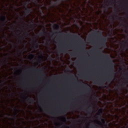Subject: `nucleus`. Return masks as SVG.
Listing matches in <instances>:
<instances>
[{"label":"nucleus","instance_id":"1","mask_svg":"<svg viewBox=\"0 0 128 128\" xmlns=\"http://www.w3.org/2000/svg\"><path fill=\"white\" fill-rule=\"evenodd\" d=\"M94 34H97V38H100V44L102 46H105L106 43V38L103 36L102 32L100 30L94 31Z\"/></svg>","mask_w":128,"mask_h":128},{"label":"nucleus","instance_id":"2","mask_svg":"<svg viewBox=\"0 0 128 128\" xmlns=\"http://www.w3.org/2000/svg\"><path fill=\"white\" fill-rule=\"evenodd\" d=\"M114 68L111 67L109 68V72L108 74L109 78H106V80H108V82H110V80H112V78H114Z\"/></svg>","mask_w":128,"mask_h":128},{"label":"nucleus","instance_id":"3","mask_svg":"<svg viewBox=\"0 0 128 128\" xmlns=\"http://www.w3.org/2000/svg\"><path fill=\"white\" fill-rule=\"evenodd\" d=\"M54 2H52V0H50L49 4L50 6H52L53 4V6L54 7V6H56L58 4L59 2H64V0H54Z\"/></svg>","mask_w":128,"mask_h":128},{"label":"nucleus","instance_id":"4","mask_svg":"<svg viewBox=\"0 0 128 128\" xmlns=\"http://www.w3.org/2000/svg\"><path fill=\"white\" fill-rule=\"evenodd\" d=\"M101 114H102V108H100L99 110V112L98 114H97V116H100L99 118L100 120H102V122H104V120L102 118Z\"/></svg>","mask_w":128,"mask_h":128},{"label":"nucleus","instance_id":"5","mask_svg":"<svg viewBox=\"0 0 128 128\" xmlns=\"http://www.w3.org/2000/svg\"><path fill=\"white\" fill-rule=\"evenodd\" d=\"M32 42L34 43V44H33V48H38V40H34V38L32 40Z\"/></svg>","mask_w":128,"mask_h":128},{"label":"nucleus","instance_id":"6","mask_svg":"<svg viewBox=\"0 0 128 128\" xmlns=\"http://www.w3.org/2000/svg\"><path fill=\"white\" fill-rule=\"evenodd\" d=\"M32 70H36L37 72H40L43 76H44V70H42V68L36 69V68H32Z\"/></svg>","mask_w":128,"mask_h":128},{"label":"nucleus","instance_id":"7","mask_svg":"<svg viewBox=\"0 0 128 128\" xmlns=\"http://www.w3.org/2000/svg\"><path fill=\"white\" fill-rule=\"evenodd\" d=\"M25 10H26V14L25 16H28V14H32V9L30 8H28L26 7H25Z\"/></svg>","mask_w":128,"mask_h":128},{"label":"nucleus","instance_id":"8","mask_svg":"<svg viewBox=\"0 0 128 128\" xmlns=\"http://www.w3.org/2000/svg\"><path fill=\"white\" fill-rule=\"evenodd\" d=\"M68 36H71V37H73V38H80V36H78V34H70L68 33V34H67Z\"/></svg>","mask_w":128,"mask_h":128},{"label":"nucleus","instance_id":"9","mask_svg":"<svg viewBox=\"0 0 128 128\" xmlns=\"http://www.w3.org/2000/svg\"><path fill=\"white\" fill-rule=\"evenodd\" d=\"M95 82H96V84H102V86H104V80H101L100 82L99 80H96Z\"/></svg>","mask_w":128,"mask_h":128},{"label":"nucleus","instance_id":"10","mask_svg":"<svg viewBox=\"0 0 128 128\" xmlns=\"http://www.w3.org/2000/svg\"><path fill=\"white\" fill-rule=\"evenodd\" d=\"M60 52H68V48H64L59 50Z\"/></svg>","mask_w":128,"mask_h":128},{"label":"nucleus","instance_id":"11","mask_svg":"<svg viewBox=\"0 0 128 128\" xmlns=\"http://www.w3.org/2000/svg\"><path fill=\"white\" fill-rule=\"evenodd\" d=\"M6 16H0V20H2V22H6Z\"/></svg>","mask_w":128,"mask_h":128},{"label":"nucleus","instance_id":"12","mask_svg":"<svg viewBox=\"0 0 128 128\" xmlns=\"http://www.w3.org/2000/svg\"><path fill=\"white\" fill-rule=\"evenodd\" d=\"M26 100H28L29 102H32V103L34 102V99H32V98H29V99H28V96L26 97Z\"/></svg>","mask_w":128,"mask_h":128},{"label":"nucleus","instance_id":"13","mask_svg":"<svg viewBox=\"0 0 128 128\" xmlns=\"http://www.w3.org/2000/svg\"><path fill=\"white\" fill-rule=\"evenodd\" d=\"M92 105H90V106L88 107V110H90L88 111V112H90V114H92Z\"/></svg>","mask_w":128,"mask_h":128},{"label":"nucleus","instance_id":"14","mask_svg":"<svg viewBox=\"0 0 128 128\" xmlns=\"http://www.w3.org/2000/svg\"><path fill=\"white\" fill-rule=\"evenodd\" d=\"M44 34H46V32H44V31L41 32L39 36H44Z\"/></svg>","mask_w":128,"mask_h":128},{"label":"nucleus","instance_id":"15","mask_svg":"<svg viewBox=\"0 0 128 128\" xmlns=\"http://www.w3.org/2000/svg\"><path fill=\"white\" fill-rule=\"evenodd\" d=\"M122 18H122V17H121V18L119 17V20H121V22H122V24H124V20Z\"/></svg>","mask_w":128,"mask_h":128},{"label":"nucleus","instance_id":"16","mask_svg":"<svg viewBox=\"0 0 128 128\" xmlns=\"http://www.w3.org/2000/svg\"><path fill=\"white\" fill-rule=\"evenodd\" d=\"M109 18L110 20H114V16H112L111 17L110 16Z\"/></svg>","mask_w":128,"mask_h":128},{"label":"nucleus","instance_id":"17","mask_svg":"<svg viewBox=\"0 0 128 128\" xmlns=\"http://www.w3.org/2000/svg\"><path fill=\"white\" fill-rule=\"evenodd\" d=\"M102 56H103L104 58H108V55H104V54H102Z\"/></svg>","mask_w":128,"mask_h":128},{"label":"nucleus","instance_id":"18","mask_svg":"<svg viewBox=\"0 0 128 128\" xmlns=\"http://www.w3.org/2000/svg\"><path fill=\"white\" fill-rule=\"evenodd\" d=\"M122 26H124V28H126V30H128V26H126V24H122Z\"/></svg>","mask_w":128,"mask_h":128},{"label":"nucleus","instance_id":"19","mask_svg":"<svg viewBox=\"0 0 128 128\" xmlns=\"http://www.w3.org/2000/svg\"><path fill=\"white\" fill-rule=\"evenodd\" d=\"M28 2H26L24 3V8H26V6H28Z\"/></svg>","mask_w":128,"mask_h":128},{"label":"nucleus","instance_id":"20","mask_svg":"<svg viewBox=\"0 0 128 128\" xmlns=\"http://www.w3.org/2000/svg\"><path fill=\"white\" fill-rule=\"evenodd\" d=\"M54 26L56 27V28H60V26L58 24H54Z\"/></svg>","mask_w":128,"mask_h":128},{"label":"nucleus","instance_id":"21","mask_svg":"<svg viewBox=\"0 0 128 128\" xmlns=\"http://www.w3.org/2000/svg\"><path fill=\"white\" fill-rule=\"evenodd\" d=\"M30 56H32V58H34V54H30Z\"/></svg>","mask_w":128,"mask_h":128},{"label":"nucleus","instance_id":"22","mask_svg":"<svg viewBox=\"0 0 128 128\" xmlns=\"http://www.w3.org/2000/svg\"><path fill=\"white\" fill-rule=\"evenodd\" d=\"M24 34V36H28V33L27 32H26Z\"/></svg>","mask_w":128,"mask_h":128},{"label":"nucleus","instance_id":"23","mask_svg":"<svg viewBox=\"0 0 128 128\" xmlns=\"http://www.w3.org/2000/svg\"><path fill=\"white\" fill-rule=\"evenodd\" d=\"M81 42L82 44V46H84V40H82Z\"/></svg>","mask_w":128,"mask_h":128},{"label":"nucleus","instance_id":"24","mask_svg":"<svg viewBox=\"0 0 128 128\" xmlns=\"http://www.w3.org/2000/svg\"><path fill=\"white\" fill-rule=\"evenodd\" d=\"M126 76L128 78H127V80L128 81V72H126Z\"/></svg>","mask_w":128,"mask_h":128},{"label":"nucleus","instance_id":"25","mask_svg":"<svg viewBox=\"0 0 128 128\" xmlns=\"http://www.w3.org/2000/svg\"><path fill=\"white\" fill-rule=\"evenodd\" d=\"M93 128H100V126H93Z\"/></svg>","mask_w":128,"mask_h":128},{"label":"nucleus","instance_id":"26","mask_svg":"<svg viewBox=\"0 0 128 128\" xmlns=\"http://www.w3.org/2000/svg\"><path fill=\"white\" fill-rule=\"evenodd\" d=\"M98 124H100L101 126H102V122H100V121H99V122H98Z\"/></svg>","mask_w":128,"mask_h":128},{"label":"nucleus","instance_id":"27","mask_svg":"<svg viewBox=\"0 0 128 128\" xmlns=\"http://www.w3.org/2000/svg\"><path fill=\"white\" fill-rule=\"evenodd\" d=\"M46 44H48V46H50V44L48 43V42H46Z\"/></svg>","mask_w":128,"mask_h":128},{"label":"nucleus","instance_id":"28","mask_svg":"<svg viewBox=\"0 0 128 128\" xmlns=\"http://www.w3.org/2000/svg\"><path fill=\"white\" fill-rule=\"evenodd\" d=\"M70 54H71L72 56H74V52H70Z\"/></svg>","mask_w":128,"mask_h":128},{"label":"nucleus","instance_id":"29","mask_svg":"<svg viewBox=\"0 0 128 128\" xmlns=\"http://www.w3.org/2000/svg\"><path fill=\"white\" fill-rule=\"evenodd\" d=\"M109 64H110L112 66V61L109 60Z\"/></svg>","mask_w":128,"mask_h":128},{"label":"nucleus","instance_id":"30","mask_svg":"<svg viewBox=\"0 0 128 128\" xmlns=\"http://www.w3.org/2000/svg\"><path fill=\"white\" fill-rule=\"evenodd\" d=\"M85 80H88V76H86L85 77Z\"/></svg>","mask_w":128,"mask_h":128},{"label":"nucleus","instance_id":"31","mask_svg":"<svg viewBox=\"0 0 128 128\" xmlns=\"http://www.w3.org/2000/svg\"><path fill=\"white\" fill-rule=\"evenodd\" d=\"M106 6L104 7L105 10H106V8H108V4H106Z\"/></svg>","mask_w":128,"mask_h":128},{"label":"nucleus","instance_id":"32","mask_svg":"<svg viewBox=\"0 0 128 128\" xmlns=\"http://www.w3.org/2000/svg\"><path fill=\"white\" fill-rule=\"evenodd\" d=\"M6 40H7V42H12V41H11V40H8V39H6Z\"/></svg>","mask_w":128,"mask_h":128},{"label":"nucleus","instance_id":"33","mask_svg":"<svg viewBox=\"0 0 128 128\" xmlns=\"http://www.w3.org/2000/svg\"><path fill=\"white\" fill-rule=\"evenodd\" d=\"M87 92H90V88H86Z\"/></svg>","mask_w":128,"mask_h":128},{"label":"nucleus","instance_id":"34","mask_svg":"<svg viewBox=\"0 0 128 128\" xmlns=\"http://www.w3.org/2000/svg\"><path fill=\"white\" fill-rule=\"evenodd\" d=\"M21 38H22V40H24V36H21Z\"/></svg>","mask_w":128,"mask_h":128},{"label":"nucleus","instance_id":"35","mask_svg":"<svg viewBox=\"0 0 128 128\" xmlns=\"http://www.w3.org/2000/svg\"><path fill=\"white\" fill-rule=\"evenodd\" d=\"M48 114H52V115H54V113H52L51 112H50Z\"/></svg>","mask_w":128,"mask_h":128},{"label":"nucleus","instance_id":"36","mask_svg":"<svg viewBox=\"0 0 128 128\" xmlns=\"http://www.w3.org/2000/svg\"><path fill=\"white\" fill-rule=\"evenodd\" d=\"M123 48H126V46H123Z\"/></svg>","mask_w":128,"mask_h":128},{"label":"nucleus","instance_id":"37","mask_svg":"<svg viewBox=\"0 0 128 128\" xmlns=\"http://www.w3.org/2000/svg\"><path fill=\"white\" fill-rule=\"evenodd\" d=\"M117 88H120V85H117Z\"/></svg>","mask_w":128,"mask_h":128},{"label":"nucleus","instance_id":"38","mask_svg":"<svg viewBox=\"0 0 128 128\" xmlns=\"http://www.w3.org/2000/svg\"><path fill=\"white\" fill-rule=\"evenodd\" d=\"M16 113L15 114V115L14 116V118H16Z\"/></svg>","mask_w":128,"mask_h":128},{"label":"nucleus","instance_id":"39","mask_svg":"<svg viewBox=\"0 0 128 128\" xmlns=\"http://www.w3.org/2000/svg\"><path fill=\"white\" fill-rule=\"evenodd\" d=\"M20 20H23L22 18H20Z\"/></svg>","mask_w":128,"mask_h":128},{"label":"nucleus","instance_id":"40","mask_svg":"<svg viewBox=\"0 0 128 128\" xmlns=\"http://www.w3.org/2000/svg\"><path fill=\"white\" fill-rule=\"evenodd\" d=\"M14 110H15V112H16V108H14Z\"/></svg>","mask_w":128,"mask_h":128},{"label":"nucleus","instance_id":"41","mask_svg":"<svg viewBox=\"0 0 128 128\" xmlns=\"http://www.w3.org/2000/svg\"><path fill=\"white\" fill-rule=\"evenodd\" d=\"M36 0H34V2H36Z\"/></svg>","mask_w":128,"mask_h":128},{"label":"nucleus","instance_id":"42","mask_svg":"<svg viewBox=\"0 0 128 128\" xmlns=\"http://www.w3.org/2000/svg\"><path fill=\"white\" fill-rule=\"evenodd\" d=\"M100 52H102V50H99V52H100V54H101Z\"/></svg>","mask_w":128,"mask_h":128},{"label":"nucleus","instance_id":"43","mask_svg":"<svg viewBox=\"0 0 128 128\" xmlns=\"http://www.w3.org/2000/svg\"><path fill=\"white\" fill-rule=\"evenodd\" d=\"M122 42H126V41L123 40V41H122Z\"/></svg>","mask_w":128,"mask_h":128},{"label":"nucleus","instance_id":"44","mask_svg":"<svg viewBox=\"0 0 128 128\" xmlns=\"http://www.w3.org/2000/svg\"><path fill=\"white\" fill-rule=\"evenodd\" d=\"M0 63L2 64V62L0 61Z\"/></svg>","mask_w":128,"mask_h":128},{"label":"nucleus","instance_id":"45","mask_svg":"<svg viewBox=\"0 0 128 128\" xmlns=\"http://www.w3.org/2000/svg\"><path fill=\"white\" fill-rule=\"evenodd\" d=\"M78 82H79V84H81L82 83V82H80V81H78Z\"/></svg>","mask_w":128,"mask_h":128},{"label":"nucleus","instance_id":"46","mask_svg":"<svg viewBox=\"0 0 128 128\" xmlns=\"http://www.w3.org/2000/svg\"><path fill=\"white\" fill-rule=\"evenodd\" d=\"M120 70H122V68H120Z\"/></svg>","mask_w":128,"mask_h":128},{"label":"nucleus","instance_id":"47","mask_svg":"<svg viewBox=\"0 0 128 128\" xmlns=\"http://www.w3.org/2000/svg\"><path fill=\"white\" fill-rule=\"evenodd\" d=\"M124 128H128V127H126V126H124Z\"/></svg>","mask_w":128,"mask_h":128},{"label":"nucleus","instance_id":"48","mask_svg":"<svg viewBox=\"0 0 128 128\" xmlns=\"http://www.w3.org/2000/svg\"><path fill=\"white\" fill-rule=\"evenodd\" d=\"M24 50H26V48H24Z\"/></svg>","mask_w":128,"mask_h":128},{"label":"nucleus","instance_id":"49","mask_svg":"<svg viewBox=\"0 0 128 128\" xmlns=\"http://www.w3.org/2000/svg\"><path fill=\"white\" fill-rule=\"evenodd\" d=\"M116 118H118V116H116Z\"/></svg>","mask_w":128,"mask_h":128},{"label":"nucleus","instance_id":"50","mask_svg":"<svg viewBox=\"0 0 128 128\" xmlns=\"http://www.w3.org/2000/svg\"><path fill=\"white\" fill-rule=\"evenodd\" d=\"M60 32V34H62V32Z\"/></svg>","mask_w":128,"mask_h":128},{"label":"nucleus","instance_id":"51","mask_svg":"<svg viewBox=\"0 0 128 128\" xmlns=\"http://www.w3.org/2000/svg\"><path fill=\"white\" fill-rule=\"evenodd\" d=\"M82 118H84V116H83V117H82Z\"/></svg>","mask_w":128,"mask_h":128},{"label":"nucleus","instance_id":"52","mask_svg":"<svg viewBox=\"0 0 128 128\" xmlns=\"http://www.w3.org/2000/svg\"><path fill=\"white\" fill-rule=\"evenodd\" d=\"M4 38H6V35H4Z\"/></svg>","mask_w":128,"mask_h":128},{"label":"nucleus","instance_id":"53","mask_svg":"<svg viewBox=\"0 0 128 128\" xmlns=\"http://www.w3.org/2000/svg\"><path fill=\"white\" fill-rule=\"evenodd\" d=\"M22 41L21 40V41H20V44H22Z\"/></svg>","mask_w":128,"mask_h":128},{"label":"nucleus","instance_id":"54","mask_svg":"<svg viewBox=\"0 0 128 128\" xmlns=\"http://www.w3.org/2000/svg\"><path fill=\"white\" fill-rule=\"evenodd\" d=\"M58 78H60V76H58Z\"/></svg>","mask_w":128,"mask_h":128},{"label":"nucleus","instance_id":"55","mask_svg":"<svg viewBox=\"0 0 128 128\" xmlns=\"http://www.w3.org/2000/svg\"><path fill=\"white\" fill-rule=\"evenodd\" d=\"M126 126H128V124H126Z\"/></svg>","mask_w":128,"mask_h":128},{"label":"nucleus","instance_id":"56","mask_svg":"<svg viewBox=\"0 0 128 128\" xmlns=\"http://www.w3.org/2000/svg\"><path fill=\"white\" fill-rule=\"evenodd\" d=\"M5 62H6V60H5Z\"/></svg>","mask_w":128,"mask_h":128},{"label":"nucleus","instance_id":"57","mask_svg":"<svg viewBox=\"0 0 128 128\" xmlns=\"http://www.w3.org/2000/svg\"><path fill=\"white\" fill-rule=\"evenodd\" d=\"M112 0V2L114 0Z\"/></svg>","mask_w":128,"mask_h":128},{"label":"nucleus","instance_id":"58","mask_svg":"<svg viewBox=\"0 0 128 128\" xmlns=\"http://www.w3.org/2000/svg\"><path fill=\"white\" fill-rule=\"evenodd\" d=\"M118 12H116V14H118Z\"/></svg>","mask_w":128,"mask_h":128}]
</instances>
